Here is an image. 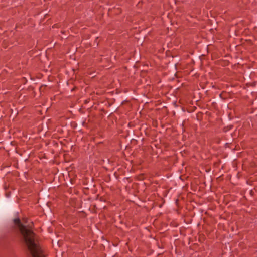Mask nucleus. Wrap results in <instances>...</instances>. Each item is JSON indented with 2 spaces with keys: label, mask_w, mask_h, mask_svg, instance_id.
Here are the masks:
<instances>
[{
  "label": "nucleus",
  "mask_w": 257,
  "mask_h": 257,
  "mask_svg": "<svg viewBox=\"0 0 257 257\" xmlns=\"http://www.w3.org/2000/svg\"><path fill=\"white\" fill-rule=\"evenodd\" d=\"M13 222L19 229L23 240L26 244L32 257H45L40 246L35 242V234L32 229L33 223L31 225H24L19 218L14 219Z\"/></svg>",
  "instance_id": "nucleus-1"
}]
</instances>
